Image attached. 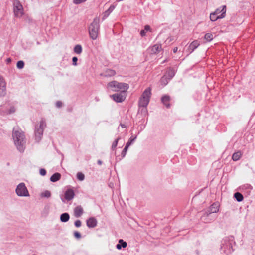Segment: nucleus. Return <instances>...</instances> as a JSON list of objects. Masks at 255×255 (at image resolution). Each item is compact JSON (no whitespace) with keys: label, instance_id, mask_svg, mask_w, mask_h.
<instances>
[{"label":"nucleus","instance_id":"nucleus-40","mask_svg":"<svg viewBox=\"0 0 255 255\" xmlns=\"http://www.w3.org/2000/svg\"><path fill=\"white\" fill-rule=\"evenodd\" d=\"M78 60V58L76 57H73L72 58L73 64L75 66L77 65V61Z\"/></svg>","mask_w":255,"mask_h":255},{"label":"nucleus","instance_id":"nucleus-26","mask_svg":"<svg viewBox=\"0 0 255 255\" xmlns=\"http://www.w3.org/2000/svg\"><path fill=\"white\" fill-rule=\"evenodd\" d=\"M204 38L207 41L210 42L213 39V35L210 33H206L204 36Z\"/></svg>","mask_w":255,"mask_h":255},{"label":"nucleus","instance_id":"nucleus-15","mask_svg":"<svg viewBox=\"0 0 255 255\" xmlns=\"http://www.w3.org/2000/svg\"><path fill=\"white\" fill-rule=\"evenodd\" d=\"M200 45V42L198 40L193 41L189 46L190 53H191L195 49Z\"/></svg>","mask_w":255,"mask_h":255},{"label":"nucleus","instance_id":"nucleus-13","mask_svg":"<svg viewBox=\"0 0 255 255\" xmlns=\"http://www.w3.org/2000/svg\"><path fill=\"white\" fill-rule=\"evenodd\" d=\"M97 224V221L94 217H91L87 220V225L89 228H94Z\"/></svg>","mask_w":255,"mask_h":255},{"label":"nucleus","instance_id":"nucleus-29","mask_svg":"<svg viewBox=\"0 0 255 255\" xmlns=\"http://www.w3.org/2000/svg\"><path fill=\"white\" fill-rule=\"evenodd\" d=\"M24 63L23 61H18L17 63L16 66L18 69H22L24 67Z\"/></svg>","mask_w":255,"mask_h":255},{"label":"nucleus","instance_id":"nucleus-14","mask_svg":"<svg viewBox=\"0 0 255 255\" xmlns=\"http://www.w3.org/2000/svg\"><path fill=\"white\" fill-rule=\"evenodd\" d=\"M162 49L161 45L160 44H155L150 48L151 54H156L159 53Z\"/></svg>","mask_w":255,"mask_h":255},{"label":"nucleus","instance_id":"nucleus-45","mask_svg":"<svg viewBox=\"0 0 255 255\" xmlns=\"http://www.w3.org/2000/svg\"><path fill=\"white\" fill-rule=\"evenodd\" d=\"M177 50H178V47H174L173 49V51L174 53H176Z\"/></svg>","mask_w":255,"mask_h":255},{"label":"nucleus","instance_id":"nucleus-49","mask_svg":"<svg viewBox=\"0 0 255 255\" xmlns=\"http://www.w3.org/2000/svg\"><path fill=\"white\" fill-rule=\"evenodd\" d=\"M7 61H8V62H10V61H11V60H10V59H9H9H7Z\"/></svg>","mask_w":255,"mask_h":255},{"label":"nucleus","instance_id":"nucleus-44","mask_svg":"<svg viewBox=\"0 0 255 255\" xmlns=\"http://www.w3.org/2000/svg\"><path fill=\"white\" fill-rule=\"evenodd\" d=\"M122 247L121 245L119 243L116 245V248L118 250L121 249Z\"/></svg>","mask_w":255,"mask_h":255},{"label":"nucleus","instance_id":"nucleus-35","mask_svg":"<svg viewBox=\"0 0 255 255\" xmlns=\"http://www.w3.org/2000/svg\"><path fill=\"white\" fill-rule=\"evenodd\" d=\"M15 112V108L14 106H11L9 110L7 111V114H11Z\"/></svg>","mask_w":255,"mask_h":255},{"label":"nucleus","instance_id":"nucleus-19","mask_svg":"<svg viewBox=\"0 0 255 255\" xmlns=\"http://www.w3.org/2000/svg\"><path fill=\"white\" fill-rule=\"evenodd\" d=\"M70 218L69 215L67 213H64L61 215L60 220L62 222H67Z\"/></svg>","mask_w":255,"mask_h":255},{"label":"nucleus","instance_id":"nucleus-47","mask_svg":"<svg viewBox=\"0 0 255 255\" xmlns=\"http://www.w3.org/2000/svg\"><path fill=\"white\" fill-rule=\"evenodd\" d=\"M98 164L99 165H101V164H102V161H101V160H98Z\"/></svg>","mask_w":255,"mask_h":255},{"label":"nucleus","instance_id":"nucleus-28","mask_svg":"<svg viewBox=\"0 0 255 255\" xmlns=\"http://www.w3.org/2000/svg\"><path fill=\"white\" fill-rule=\"evenodd\" d=\"M106 76H113L116 74V72L112 69H108L106 71Z\"/></svg>","mask_w":255,"mask_h":255},{"label":"nucleus","instance_id":"nucleus-21","mask_svg":"<svg viewBox=\"0 0 255 255\" xmlns=\"http://www.w3.org/2000/svg\"><path fill=\"white\" fill-rule=\"evenodd\" d=\"M241 155L242 154L240 151L235 152L232 155V159L235 161H237L240 158Z\"/></svg>","mask_w":255,"mask_h":255},{"label":"nucleus","instance_id":"nucleus-46","mask_svg":"<svg viewBox=\"0 0 255 255\" xmlns=\"http://www.w3.org/2000/svg\"><path fill=\"white\" fill-rule=\"evenodd\" d=\"M114 8V7L111 6V7L109 8L108 10H109V11H112V10H113Z\"/></svg>","mask_w":255,"mask_h":255},{"label":"nucleus","instance_id":"nucleus-36","mask_svg":"<svg viewBox=\"0 0 255 255\" xmlns=\"http://www.w3.org/2000/svg\"><path fill=\"white\" fill-rule=\"evenodd\" d=\"M119 242L123 248H126L127 246V243L124 241L122 239L119 240Z\"/></svg>","mask_w":255,"mask_h":255},{"label":"nucleus","instance_id":"nucleus-16","mask_svg":"<svg viewBox=\"0 0 255 255\" xmlns=\"http://www.w3.org/2000/svg\"><path fill=\"white\" fill-rule=\"evenodd\" d=\"M219 206L218 203H214L210 207L209 213H217L219 211Z\"/></svg>","mask_w":255,"mask_h":255},{"label":"nucleus","instance_id":"nucleus-20","mask_svg":"<svg viewBox=\"0 0 255 255\" xmlns=\"http://www.w3.org/2000/svg\"><path fill=\"white\" fill-rule=\"evenodd\" d=\"M175 75V71L172 68H169L166 72V76L169 79H171Z\"/></svg>","mask_w":255,"mask_h":255},{"label":"nucleus","instance_id":"nucleus-42","mask_svg":"<svg viewBox=\"0 0 255 255\" xmlns=\"http://www.w3.org/2000/svg\"><path fill=\"white\" fill-rule=\"evenodd\" d=\"M74 236L77 238H80L81 237L80 233H79L78 232H75Z\"/></svg>","mask_w":255,"mask_h":255},{"label":"nucleus","instance_id":"nucleus-23","mask_svg":"<svg viewBox=\"0 0 255 255\" xmlns=\"http://www.w3.org/2000/svg\"><path fill=\"white\" fill-rule=\"evenodd\" d=\"M169 79L166 76H163L160 80L161 84L163 86L166 85Z\"/></svg>","mask_w":255,"mask_h":255},{"label":"nucleus","instance_id":"nucleus-34","mask_svg":"<svg viewBox=\"0 0 255 255\" xmlns=\"http://www.w3.org/2000/svg\"><path fill=\"white\" fill-rule=\"evenodd\" d=\"M119 138H117L112 144V150H114L116 147H117V144H118V140H119Z\"/></svg>","mask_w":255,"mask_h":255},{"label":"nucleus","instance_id":"nucleus-4","mask_svg":"<svg viewBox=\"0 0 255 255\" xmlns=\"http://www.w3.org/2000/svg\"><path fill=\"white\" fill-rule=\"evenodd\" d=\"M151 89L149 87L144 91L139 100V106L146 107L148 105L151 95Z\"/></svg>","mask_w":255,"mask_h":255},{"label":"nucleus","instance_id":"nucleus-25","mask_svg":"<svg viewBox=\"0 0 255 255\" xmlns=\"http://www.w3.org/2000/svg\"><path fill=\"white\" fill-rule=\"evenodd\" d=\"M150 31V27L149 25H146L144 26V29L140 31V35L141 36H144L146 35L147 31Z\"/></svg>","mask_w":255,"mask_h":255},{"label":"nucleus","instance_id":"nucleus-5","mask_svg":"<svg viewBox=\"0 0 255 255\" xmlns=\"http://www.w3.org/2000/svg\"><path fill=\"white\" fill-rule=\"evenodd\" d=\"M46 123L43 120H41L39 125H37L35 127V139L36 142H39L42 138L43 130L46 127Z\"/></svg>","mask_w":255,"mask_h":255},{"label":"nucleus","instance_id":"nucleus-8","mask_svg":"<svg viewBox=\"0 0 255 255\" xmlns=\"http://www.w3.org/2000/svg\"><path fill=\"white\" fill-rule=\"evenodd\" d=\"M116 102H122L126 99V92H120L119 93L114 94L110 96Z\"/></svg>","mask_w":255,"mask_h":255},{"label":"nucleus","instance_id":"nucleus-27","mask_svg":"<svg viewBox=\"0 0 255 255\" xmlns=\"http://www.w3.org/2000/svg\"><path fill=\"white\" fill-rule=\"evenodd\" d=\"M42 197L49 198L51 196V193L48 190H45L41 193Z\"/></svg>","mask_w":255,"mask_h":255},{"label":"nucleus","instance_id":"nucleus-41","mask_svg":"<svg viewBox=\"0 0 255 255\" xmlns=\"http://www.w3.org/2000/svg\"><path fill=\"white\" fill-rule=\"evenodd\" d=\"M46 170L44 169H41L40 170V174L42 175V176H44L46 175Z\"/></svg>","mask_w":255,"mask_h":255},{"label":"nucleus","instance_id":"nucleus-48","mask_svg":"<svg viewBox=\"0 0 255 255\" xmlns=\"http://www.w3.org/2000/svg\"><path fill=\"white\" fill-rule=\"evenodd\" d=\"M121 126L123 128H125V126L124 125H121Z\"/></svg>","mask_w":255,"mask_h":255},{"label":"nucleus","instance_id":"nucleus-3","mask_svg":"<svg viewBox=\"0 0 255 255\" xmlns=\"http://www.w3.org/2000/svg\"><path fill=\"white\" fill-rule=\"evenodd\" d=\"M100 18L96 17L88 27V31L90 38L93 40L97 38L100 28Z\"/></svg>","mask_w":255,"mask_h":255},{"label":"nucleus","instance_id":"nucleus-22","mask_svg":"<svg viewBox=\"0 0 255 255\" xmlns=\"http://www.w3.org/2000/svg\"><path fill=\"white\" fill-rule=\"evenodd\" d=\"M74 51L75 53L80 54L82 51V47L80 45H76L74 48Z\"/></svg>","mask_w":255,"mask_h":255},{"label":"nucleus","instance_id":"nucleus-11","mask_svg":"<svg viewBox=\"0 0 255 255\" xmlns=\"http://www.w3.org/2000/svg\"><path fill=\"white\" fill-rule=\"evenodd\" d=\"M75 193L72 189L67 190L64 194V198L67 201H70L74 198Z\"/></svg>","mask_w":255,"mask_h":255},{"label":"nucleus","instance_id":"nucleus-17","mask_svg":"<svg viewBox=\"0 0 255 255\" xmlns=\"http://www.w3.org/2000/svg\"><path fill=\"white\" fill-rule=\"evenodd\" d=\"M161 101L163 104L165 105V106H166L167 108L169 107L170 104L169 102L170 101V97L169 96L165 95L163 96L161 98Z\"/></svg>","mask_w":255,"mask_h":255},{"label":"nucleus","instance_id":"nucleus-18","mask_svg":"<svg viewBox=\"0 0 255 255\" xmlns=\"http://www.w3.org/2000/svg\"><path fill=\"white\" fill-rule=\"evenodd\" d=\"M61 177V174L59 173H54L50 177V181L53 182L58 181Z\"/></svg>","mask_w":255,"mask_h":255},{"label":"nucleus","instance_id":"nucleus-9","mask_svg":"<svg viewBox=\"0 0 255 255\" xmlns=\"http://www.w3.org/2000/svg\"><path fill=\"white\" fill-rule=\"evenodd\" d=\"M222 13L220 15H216L214 12L211 13L210 15V19L212 21H215L218 19L223 18L225 16L226 14V6H223L222 7Z\"/></svg>","mask_w":255,"mask_h":255},{"label":"nucleus","instance_id":"nucleus-33","mask_svg":"<svg viewBox=\"0 0 255 255\" xmlns=\"http://www.w3.org/2000/svg\"><path fill=\"white\" fill-rule=\"evenodd\" d=\"M128 147H129V146H128V145H126L125 148H124V149L121 153V155L123 158H124L126 156L127 151Z\"/></svg>","mask_w":255,"mask_h":255},{"label":"nucleus","instance_id":"nucleus-24","mask_svg":"<svg viewBox=\"0 0 255 255\" xmlns=\"http://www.w3.org/2000/svg\"><path fill=\"white\" fill-rule=\"evenodd\" d=\"M234 197L236 198L237 201H242L244 198L243 196L239 192H236L234 194Z\"/></svg>","mask_w":255,"mask_h":255},{"label":"nucleus","instance_id":"nucleus-37","mask_svg":"<svg viewBox=\"0 0 255 255\" xmlns=\"http://www.w3.org/2000/svg\"><path fill=\"white\" fill-rule=\"evenodd\" d=\"M221 10H222V7L217 9L216 10V11L214 12L217 16L220 15L222 13V11H221Z\"/></svg>","mask_w":255,"mask_h":255},{"label":"nucleus","instance_id":"nucleus-43","mask_svg":"<svg viewBox=\"0 0 255 255\" xmlns=\"http://www.w3.org/2000/svg\"><path fill=\"white\" fill-rule=\"evenodd\" d=\"M62 105V103L61 101H57L56 103V107L59 108L61 107Z\"/></svg>","mask_w":255,"mask_h":255},{"label":"nucleus","instance_id":"nucleus-2","mask_svg":"<svg viewBox=\"0 0 255 255\" xmlns=\"http://www.w3.org/2000/svg\"><path fill=\"white\" fill-rule=\"evenodd\" d=\"M107 88L108 91L113 92H126L129 88V85L127 83L112 81L108 83Z\"/></svg>","mask_w":255,"mask_h":255},{"label":"nucleus","instance_id":"nucleus-38","mask_svg":"<svg viewBox=\"0 0 255 255\" xmlns=\"http://www.w3.org/2000/svg\"><path fill=\"white\" fill-rule=\"evenodd\" d=\"M87 0H73V3L78 4L86 1Z\"/></svg>","mask_w":255,"mask_h":255},{"label":"nucleus","instance_id":"nucleus-30","mask_svg":"<svg viewBox=\"0 0 255 255\" xmlns=\"http://www.w3.org/2000/svg\"><path fill=\"white\" fill-rule=\"evenodd\" d=\"M136 139V136H131L129 139V141L127 143L126 145L129 146Z\"/></svg>","mask_w":255,"mask_h":255},{"label":"nucleus","instance_id":"nucleus-31","mask_svg":"<svg viewBox=\"0 0 255 255\" xmlns=\"http://www.w3.org/2000/svg\"><path fill=\"white\" fill-rule=\"evenodd\" d=\"M77 178L80 181H83L85 178L84 175L81 172H78L77 174Z\"/></svg>","mask_w":255,"mask_h":255},{"label":"nucleus","instance_id":"nucleus-7","mask_svg":"<svg viewBox=\"0 0 255 255\" xmlns=\"http://www.w3.org/2000/svg\"><path fill=\"white\" fill-rule=\"evenodd\" d=\"M16 193L19 196H28L29 195L25 185L23 183H21L17 185Z\"/></svg>","mask_w":255,"mask_h":255},{"label":"nucleus","instance_id":"nucleus-10","mask_svg":"<svg viewBox=\"0 0 255 255\" xmlns=\"http://www.w3.org/2000/svg\"><path fill=\"white\" fill-rule=\"evenodd\" d=\"M6 93V82L3 77H0V96H4Z\"/></svg>","mask_w":255,"mask_h":255},{"label":"nucleus","instance_id":"nucleus-6","mask_svg":"<svg viewBox=\"0 0 255 255\" xmlns=\"http://www.w3.org/2000/svg\"><path fill=\"white\" fill-rule=\"evenodd\" d=\"M13 11L14 16L17 18L21 17L24 14L23 6L17 0L13 1Z\"/></svg>","mask_w":255,"mask_h":255},{"label":"nucleus","instance_id":"nucleus-1","mask_svg":"<svg viewBox=\"0 0 255 255\" xmlns=\"http://www.w3.org/2000/svg\"><path fill=\"white\" fill-rule=\"evenodd\" d=\"M12 138L17 150L23 152L25 149L26 139L24 132L20 129L14 128Z\"/></svg>","mask_w":255,"mask_h":255},{"label":"nucleus","instance_id":"nucleus-12","mask_svg":"<svg viewBox=\"0 0 255 255\" xmlns=\"http://www.w3.org/2000/svg\"><path fill=\"white\" fill-rule=\"evenodd\" d=\"M83 213V209L80 205L76 206L74 209V215L76 218L81 217Z\"/></svg>","mask_w":255,"mask_h":255},{"label":"nucleus","instance_id":"nucleus-39","mask_svg":"<svg viewBox=\"0 0 255 255\" xmlns=\"http://www.w3.org/2000/svg\"><path fill=\"white\" fill-rule=\"evenodd\" d=\"M74 224L76 227H80L81 226V222L79 220H76Z\"/></svg>","mask_w":255,"mask_h":255},{"label":"nucleus","instance_id":"nucleus-32","mask_svg":"<svg viewBox=\"0 0 255 255\" xmlns=\"http://www.w3.org/2000/svg\"><path fill=\"white\" fill-rule=\"evenodd\" d=\"M229 246V251H227L225 249V247H224V246H221V248L222 249H224V252H227L228 253H231L232 251H233V249H232V245L231 243H229V245H228Z\"/></svg>","mask_w":255,"mask_h":255}]
</instances>
